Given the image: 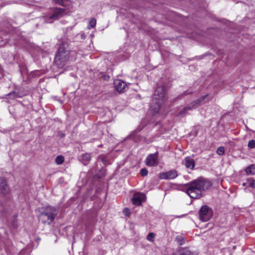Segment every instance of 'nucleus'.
<instances>
[{"label":"nucleus","mask_w":255,"mask_h":255,"mask_svg":"<svg viewBox=\"0 0 255 255\" xmlns=\"http://www.w3.org/2000/svg\"><path fill=\"white\" fill-rule=\"evenodd\" d=\"M145 194L141 193H136L133 195L131 200L133 204L139 206L145 200Z\"/></svg>","instance_id":"obj_7"},{"label":"nucleus","mask_w":255,"mask_h":255,"mask_svg":"<svg viewBox=\"0 0 255 255\" xmlns=\"http://www.w3.org/2000/svg\"><path fill=\"white\" fill-rule=\"evenodd\" d=\"M38 219L44 224L50 225L57 214V210L51 206H46L38 209Z\"/></svg>","instance_id":"obj_3"},{"label":"nucleus","mask_w":255,"mask_h":255,"mask_svg":"<svg viewBox=\"0 0 255 255\" xmlns=\"http://www.w3.org/2000/svg\"><path fill=\"white\" fill-rule=\"evenodd\" d=\"M96 19L94 18H91L89 21V25H90L91 27H92V28L96 26Z\"/></svg>","instance_id":"obj_23"},{"label":"nucleus","mask_w":255,"mask_h":255,"mask_svg":"<svg viewBox=\"0 0 255 255\" xmlns=\"http://www.w3.org/2000/svg\"><path fill=\"white\" fill-rule=\"evenodd\" d=\"M123 213L126 216H128L130 214V210L128 208H125L123 210Z\"/></svg>","instance_id":"obj_26"},{"label":"nucleus","mask_w":255,"mask_h":255,"mask_svg":"<svg viewBox=\"0 0 255 255\" xmlns=\"http://www.w3.org/2000/svg\"><path fill=\"white\" fill-rule=\"evenodd\" d=\"M176 241L180 245H182L184 243V239L181 236H178L176 238Z\"/></svg>","instance_id":"obj_18"},{"label":"nucleus","mask_w":255,"mask_h":255,"mask_svg":"<svg viewBox=\"0 0 255 255\" xmlns=\"http://www.w3.org/2000/svg\"><path fill=\"white\" fill-rule=\"evenodd\" d=\"M155 236V234H154L153 233H150L147 236L146 239L150 242H153V239L154 238Z\"/></svg>","instance_id":"obj_20"},{"label":"nucleus","mask_w":255,"mask_h":255,"mask_svg":"<svg viewBox=\"0 0 255 255\" xmlns=\"http://www.w3.org/2000/svg\"><path fill=\"white\" fill-rule=\"evenodd\" d=\"M56 3L61 4V0H55Z\"/></svg>","instance_id":"obj_27"},{"label":"nucleus","mask_w":255,"mask_h":255,"mask_svg":"<svg viewBox=\"0 0 255 255\" xmlns=\"http://www.w3.org/2000/svg\"><path fill=\"white\" fill-rule=\"evenodd\" d=\"M64 161V158L62 155H59L55 158L56 163L58 164H61Z\"/></svg>","instance_id":"obj_17"},{"label":"nucleus","mask_w":255,"mask_h":255,"mask_svg":"<svg viewBox=\"0 0 255 255\" xmlns=\"http://www.w3.org/2000/svg\"><path fill=\"white\" fill-rule=\"evenodd\" d=\"M75 54L74 51H70L66 44L60 45L55 56V62L59 68H63L69 60H72V57Z\"/></svg>","instance_id":"obj_2"},{"label":"nucleus","mask_w":255,"mask_h":255,"mask_svg":"<svg viewBox=\"0 0 255 255\" xmlns=\"http://www.w3.org/2000/svg\"><path fill=\"white\" fill-rule=\"evenodd\" d=\"M212 216V210L206 205L201 207L199 211V218L202 222L209 221Z\"/></svg>","instance_id":"obj_6"},{"label":"nucleus","mask_w":255,"mask_h":255,"mask_svg":"<svg viewBox=\"0 0 255 255\" xmlns=\"http://www.w3.org/2000/svg\"><path fill=\"white\" fill-rule=\"evenodd\" d=\"M185 165L188 168L193 169L195 166L194 160L190 157H186L184 158Z\"/></svg>","instance_id":"obj_12"},{"label":"nucleus","mask_w":255,"mask_h":255,"mask_svg":"<svg viewBox=\"0 0 255 255\" xmlns=\"http://www.w3.org/2000/svg\"><path fill=\"white\" fill-rule=\"evenodd\" d=\"M212 185L208 179L199 177L187 184V194L192 198L198 199L202 196V192L205 191Z\"/></svg>","instance_id":"obj_1"},{"label":"nucleus","mask_w":255,"mask_h":255,"mask_svg":"<svg viewBox=\"0 0 255 255\" xmlns=\"http://www.w3.org/2000/svg\"><path fill=\"white\" fill-rule=\"evenodd\" d=\"M247 182L250 187L255 188V180L251 178L247 179Z\"/></svg>","instance_id":"obj_19"},{"label":"nucleus","mask_w":255,"mask_h":255,"mask_svg":"<svg viewBox=\"0 0 255 255\" xmlns=\"http://www.w3.org/2000/svg\"><path fill=\"white\" fill-rule=\"evenodd\" d=\"M216 152L218 154L222 155L225 152L224 148L223 146H220L217 148Z\"/></svg>","instance_id":"obj_21"},{"label":"nucleus","mask_w":255,"mask_h":255,"mask_svg":"<svg viewBox=\"0 0 255 255\" xmlns=\"http://www.w3.org/2000/svg\"><path fill=\"white\" fill-rule=\"evenodd\" d=\"M247 175H255V165L251 164L245 169Z\"/></svg>","instance_id":"obj_16"},{"label":"nucleus","mask_w":255,"mask_h":255,"mask_svg":"<svg viewBox=\"0 0 255 255\" xmlns=\"http://www.w3.org/2000/svg\"><path fill=\"white\" fill-rule=\"evenodd\" d=\"M0 186L1 188V192L4 194L9 193V189L7 187L5 180L3 178H0Z\"/></svg>","instance_id":"obj_11"},{"label":"nucleus","mask_w":255,"mask_h":255,"mask_svg":"<svg viewBox=\"0 0 255 255\" xmlns=\"http://www.w3.org/2000/svg\"><path fill=\"white\" fill-rule=\"evenodd\" d=\"M208 97V95H205L201 97L199 99L192 102L189 106L184 108L178 114L179 117H184L187 114V111L191 110L194 108H196L200 104L203 103V101Z\"/></svg>","instance_id":"obj_5"},{"label":"nucleus","mask_w":255,"mask_h":255,"mask_svg":"<svg viewBox=\"0 0 255 255\" xmlns=\"http://www.w3.org/2000/svg\"><path fill=\"white\" fill-rule=\"evenodd\" d=\"M158 152H156L154 154H149L146 158L145 162L147 166H153L157 165Z\"/></svg>","instance_id":"obj_8"},{"label":"nucleus","mask_w":255,"mask_h":255,"mask_svg":"<svg viewBox=\"0 0 255 255\" xmlns=\"http://www.w3.org/2000/svg\"><path fill=\"white\" fill-rule=\"evenodd\" d=\"M165 98V88L162 86H158L155 90L150 106V109L154 114L159 113Z\"/></svg>","instance_id":"obj_4"},{"label":"nucleus","mask_w":255,"mask_h":255,"mask_svg":"<svg viewBox=\"0 0 255 255\" xmlns=\"http://www.w3.org/2000/svg\"><path fill=\"white\" fill-rule=\"evenodd\" d=\"M178 174L175 170H172L160 174L159 177L162 179H173L177 176Z\"/></svg>","instance_id":"obj_9"},{"label":"nucleus","mask_w":255,"mask_h":255,"mask_svg":"<svg viewBox=\"0 0 255 255\" xmlns=\"http://www.w3.org/2000/svg\"><path fill=\"white\" fill-rule=\"evenodd\" d=\"M64 10L61 8H56L54 10L53 14L50 16L51 18L57 19L60 17Z\"/></svg>","instance_id":"obj_14"},{"label":"nucleus","mask_w":255,"mask_h":255,"mask_svg":"<svg viewBox=\"0 0 255 255\" xmlns=\"http://www.w3.org/2000/svg\"><path fill=\"white\" fill-rule=\"evenodd\" d=\"M172 255H194L187 248H183L177 251Z\"/></svg>","instance_id":"obj_13"},{"label":"nucleus","mask_w":255,"mask_h":255,"mask_svg":"<svg viewBox=\"0 0 255 255\" xmlns=\"http://www.w3.org/2000/svg\"><path fill=\"white\" fill-rule=\"evenodd\" d=\"M148 171L146 168H142L140 170V174L143 176H145L147 175Z\"/></svg>","instance_id":"obj_25"},{"label":"nucleus","mask_w":255,"mask_h":255,"mask_svg":"<svg viewBox=\"0 0 255 255\" xmlns=\"http://www.w3.org/2000/svg\"><path fill=\"white\" fill-rule=\"evenodd\" d=\"M91 157L90 154L89 153H86L83 154L82 158H81V160H82L83 163L85 165H86L89 163V162L91 160Z\"/></svg>","instance_id":"obj_15"},{"label":"nucleus","mask_w":255,"mask_h":255,"mask_svg":"<svg viewBox=\"0 0 255 255\" xmlns=\"http://www.w3.org/2000/svg\"><path fill=\"white\" fill-rule=\"evenodd\" d=\"M247 184H248V182H247H247H245V183H243V185L244 186H245L247 185Z\"/></svg>","instance_id":"obj_28"},{"label":"nucleus","mask_w":255,"mask_h":255,"mask_svg":"<svg viewBox=\"0 0 255 255\" xmlns=\"http://www.w3.org/2000/svg\"><path fill=\"white\" fill-rule=\"evenodd\" d=\"M114 85L116 89L119 92H124V90L127 87L126 83L124 81L119 79L116 80L114 81Z\"/></svg>","instance_id":"obj_10"},{"label":"nucleus","mask_w":255,"mask_h":255,"mask_svg":"<svg viewBox=\"0 0 255 255\" xmlns=\"http://www.w3.org/2000/svg\"><path fill=\"white\" fill-rule=\"evenodd\" d=\"M248 146L250 148H254L255 147V140L252 139L250 140Z\"/></svg>","instance_id":"obj_22"},{"label":"nucleus","mask_w":255,"mask_h":255,"mask_svg":"<svg viewBox=\"0 0 255 255\" xmlns=\"http://www.w3.org/2000/svg\"><path fill=\"white\" fill-rule=\"evenodd\" d=\"M98 161H102L103 163L106 165V158L103 155H100L98 158Z\"/></svg>","instance_id":"obj_24"}]
</instances>
